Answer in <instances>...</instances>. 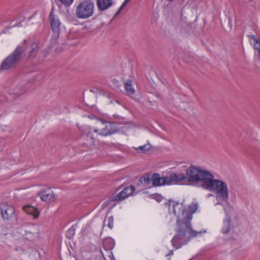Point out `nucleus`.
I'll list each match as a JSON object with an SVG mask.
<instances>
[{
	"label": "nucleus",
	"mask_w": 260,
	"mask_h": 260,
	"mask_svg": "<svg viewBox=\"0 0 260 260\" xmlns=\"http://www.w3.org/2000/svg\"><path fill=\"white\" fill-rule=\"evenodd\" d=\"M199 208V203L196 200L187 205L185 200L181 202L169 201V214L173 215L176 219V234L171 240L172 245L175 249L181 248L191 238L202 233V232L193 230L191 224L193 215L198 211Z\"/></svg>",
	"instance_id": "nucleus-1"
},
{
	"label": "nucleus",
	"mask_w": 260,
	"mask_h": 260,
	"mask_svg": "<svg viewBox=\"0 0 260 260\" xmlns=\"http://www.w3.org/2000/svg\"><path fill=\"white\" fill-rule=\"evenodd\" d=\"M187 173L189 181L200 182L204 189L215 193V205H223L228 203L230 192L228 185L225 181L215 179L211 172L200 167H191Z\"/></svg>",
	"instance_id": "nucleus-2"
},
{
	"label": "nucleus",
	"mask_w": 260,
	"mask_h": 260,
	"mask_svg": "<svg viewBox=\"0 0 260 260\" xmlns=\"http://www.w3.org/2000/svg\"><path fill=\"white\" fill-rule=\"evenodd\" d=\"M26 40L22 45H18L17 48L0 63V72L10 70L15 67L21 59V55L24 52L26 46Z\"/></svg>",
	"instance_id": "nucleus-3"
},
{
	"label": "nucleus",
	"mask_w": 260,
	"mask_h": 260,
	"mask_svg": "<svg viewBox=\"0 0 260 260\" xmlns=\"http://www.w3.org/2000/svg\"><path fill=\"white\" fill-rule=\"evenodd\" d=\"M94 5L90 0H84L77 6L75 13L77 18L85 19L91 17L94 12Z\"/></svg>",
	"instance_id": "nucleus-4"
},
{
	"label": "nucleus",
	"mask_w": 260,
	"mask_h": 260,
	"mask_svg": "<svg viewBox=\"0 0 260 260\" xmlns=\"http://www.w3.org/2000/svg\"><path fill=\"white\" fill-rule=\"evenodd\" d=\"M135 191V188L133 186H128L123 189L116 196H112L110 198L109 201L114 202L118 201L120 202L128 196L132 194Z\"/></svg>",
	"instance_id": "nucleus-5"
},
{
	"label": "nucleus",
	"mask_w": 260,
	"mask_h": 260,
	"mask_svg": "<svg viewBox=\"0 0 260 260\" xmlns=\"http://www.w3.org/2000/svg\"><path fill=\"white\" fill-rule=\"evenodd\" d=\"M2 217L5 220H11L15 217V209L14 207L8 204L3 205L1 208Z\"/></svg>",
	"instance_id": "nucleus-6"
},
{
	"label": "nucleus",
	"mask_w": 260,
	"mask_h": 260,
	"mask_svg": "<svg viewBox=\"0 0 260 260\" xmlns=\"http://www.w3.org/2000/svg\"><path fill=\"white\" fill-rule=\"evenodd\" d=\"M51 29L53 31L58 33L61 25V22L58 16L54 13V9H52L49 16Z\"/></svg>",
	"instance_id": "nucleus-7"
},
{
	"label": "nucleus",
	"mask_w": 260,
	"mask_h": 260,
	"mask_svg": "<svg viewBox=\"0 0 260 260\" xmlns=\"http://www.w3.org/2000/svg\"><path fill=\"white\" fill-rule=\"evenodd\" d=\"M101 122L103 124H105V126L100 131L99 130V135L107 136L116 132L115 125L113 123L107 122L103 120H101Z\"/></svg>",
	"instance_id": "nucleus-8"
},
{
	"label": "nucleus",
	"mask_w": 260,
	"mask_h": 260,
	"mask_svg": "<svg viewBox=\"0 0 260 260\" xmlns=\"http://www.w3.org/2000/svg\"><path fill=\"white\" fill-rule=\"evenodd\" d=\"M152 185L153 186H160L169 185L168 176H160L159 174L152 175Z\"/></svg>",
	"instance_id": "nucleus-9"
},
{
	"label": "nucleus",
	"mask_w": 260,
	"mask_h": 260,
	"mask_svg": "<svg viewBox=\"0 0 260 260\" xmlns=\"http://www.w3.org/2000/svg\"><path fill=\"white\" fill-rule=\"evenodd\" d=\"M41 200L47 203L52 202L55 200V196L54 192L50 189H42L38 192Z\"/></svg>",
	"instance_id": "nucleus-10"
},
{
	"label": "nucleus",
	"mask_w": 260,
	"mask_h": 260,
	"mask_svg": "<svg viewBox=\"0 0 260 260\" xmlns=\"http://www.w3.org/2000/svg\"><path fill=\"white\" fill-rule=\"evenodd\" d=\"M169 179V185L172 183L180 184L181 182L186 179V176L183 174L172 173L168 176Z\"/></svg>",
	"instance_id": "nucleus-11"
},
{
	"label": "nucleus",
	"mask_w": 260,
	"mask_h": 260,
	"mask_svg": "<svg viewBox=\"0 0 260 260\" xmlns=\"http://www.w3.org/2000/svg\"><path fill=\"white\" fill-rule=\"evenodd\" d=\"M250 43L253 46V47L256 50L259 55H260V41L255 36L249 35L248 36Z\"/></svg>",
	"instance_id": "nucleus-12"
},
{
	"label": "nucleus",
	"mask_w": 260,
	"mask_h": 260,
	"mask_svg": "<svg viewBox=\"0 0 260 260\" xmlns=\"http://www.w3.org/2000/svg\"><path fill=\"white\" fill-rule=\"evenodd\" d=\"M23 209L27 214L33 216L34 218H37L39 216V211L34 206L25 205L23 206Z\"/></svg>",
	"instance_id": "nucleus-13"
},
{
	"label": "nucleus",
	"mask_w": 260,
	"mask_h": 260,
	"mask_svg": "<svg viewBox=\"0 0 260 260\" xmlns=\"http://www.w3.org/2000/svg\"><path fill=\"white\" fill-rule=\"evenodd\" d=\"M113 0H97L98 8L102 11L108 9L113 5Z\"/></svg>",
	"instance_id": "nucleus-14"
},
{
	"label": "nucleus",
	"mask_w": 260,
	"mask_h": 260,
	"mask_svg": "<svg viewBox=\"0 0 260 260\" xmlns=\"http://www.w3.org/2000/svg\"><path fill=\"white\" fill-rule=\"evenodd\" d=\"M231 219L229 215L226 214V218L223 220L221 232L223 234L228 233L231 229Z\"/></svg>",
	"instance_id": "nucleus-15"
},
{
	"label": "nucleus",
	"mask_w": 260,
	"mask_h": 260,
	"mask_svg": "<svg viewBox=\"0 0 260 260\" xmlns=\"http://www.w3.org/2000/svg\"><path fill=\"white\" fill-rule=\"evenodd\" d=\"M92 132H95L99 134V129L97 128H92L91 127H86L85 129L84 133H85L86 137L90 138L91 140L94 139Z\"/></svg>",
	"instance_id": "nucleus-16"
},
{
	"label": "nucleus",
	"mask_w": 260,
	"mask_h": 260,
	"mask_svg": "<svg viewBox=\"0 0 260 260\" xmlns=\"http://www.w3.org/2000/svg\"><path fill=\"white\" fill-rule=\"evenodd\" d=\"M125 89L128 95H132L134 93L135 89L133 87L132 81L127 80L124 83Z\"/></svg>",
	"instance_id": "nucleus-17"
},
{
	"label": "nucleus",
	"mask_w": 260,
	"mask_h": 260,
	"mask_svg": "<svg viewBox=\"0 0 260 260\" xmlns=\"http://www.w3.org/2000/svg\"><path fill=\"white\" fill-rule=\"evenodd\" d=\"M114 219L112 216L106 217L104 220V225L108 226L110 229L113 228Z\"/></svg>",
	"instance_id": "nucleus-18"
},
{
	"label": "nucleus",
	"mask_w": 260,
	"mask_h": 260,
	"mask_svg": "<svg viewBox=\"0 0 260 260\" xmlns=\"http://www.w3.org/2000/svg\"><path fill=\"white\" fill-rule=\"evenodd\" d=\"M151 146L149 144L144 145L143 146H141L138 147L136 148V150L139 152L142 153H146V152L149 151L151 149Z\"/></svg>",
	"instance_id": "nucleus-19"
},
{
	"label": "nucleus",
	"mask_w": 260,
	"mask_h": 260,
	"mask_svg": "<svg viewBox=\"0 0 260 260\" xmlns=\"http://www.w3.org/2000/svg\"><path fill=\"white\" fill-rule=\"evenodd\" d=\"M152 175H147L144 176L141 180L142 182L146 185H148L151 182L152 183Z\"/></svg>",
	"instance_id": "nucleus-20"
},
{
	"label": "nucleus",
	"mask_w": 260,
	"mask_h": 260,
	"mask_svg": "<svg viewBox=\"0 0 260 260\" xmlns=\"http://www.w3.org/2000/svg\"><path fill=\"white\" fill-rule=\"evenodd\" d=\"M38 43L37 42H34L31 44L30 46V50L29 51V56H31V54L36 52L38 49Z\"/></svg>",
	"instance_id": "nucleus-21"
},
{
	"label": "nucleus",
	"mask_w": 260,
	"mask_h": 260,
	"mask_svg": "<svg viewBox=\"0 0 260 260\" xmlns=\"http://www.w3.org/2000/svg\"><path fill=\"white\" fill-rule=\"evenodd\" d=\"M75 234V230L74 229H70L68 230L67 232V237L69 238H71Z\"/></svg>",
	"instance_id": "nucleus-22"
},
{
	"label": "nucleus",
	"mask_w": 260,
	"mask_h": 260,
	"mask_svg": "<svg viewBox=\"0 0 260 260\" xmlns=\"http://www.w3.org/2000/svg\"><path fill=\"white\" fill-rule=\"evenodd\" d=\"M74 0H59V1L64 5L70 6L71 5Z\"/></svg>",
	"instance_id": "nucleus-23"
},
{
	"label": "nucleus",
	"mask_w": 260,
	"mask_h": 260,
	"mask_svg": "<svg viewBox=\"0 0 260 260\" xmlns=\"http://www.w3.org/2000/svg\"><path fill=\"white\" fill-rule=\"evenodd\" d=\"M154 197V199L158 202H160L162 199V197L160 195L155 194Z\"/></svg>",
	"instance_id": "nucleus-24"
},
{
	"label": "nucleus",
	"mask_w": 260,
	"mask_h": 260,
	"mask_svg": "<svg viewBox=\"0 0 260 260\" xmlns=\"http://www.w3.org/2000/svg\"><path fill=\"white\" fill-rule=\"evenodd\" d=\"M26 234H27V236L29 238H32V237L31 236H29V235H33V237H36V236H38V234L36 233H35V234H32V233L31 232H29V231H27L26 232Z\"/></svg>",
	"instance_id": "nucleus-25"
},
{
	"label": "nucleus",
	"mask_w": 260,
	"mask_h": 260,
	"mask_svg": "<svg viewBox=\"0 0 260 260\" xmlns=\"http://www.w3.org/2000/svg\"><path fill=\"white\" fill-rule=\"evenodd\" d=\"M126 5H123V3H122V5L119 8L118 11L117 12V13L115 14V16L118 15L120 11L123 9V8Z\"/></svg>",
	"instance_id": "nucleus-26"
},
{
	"label": "nucleus",
	"mask_w": 260,
	"mask_h": 260,
	"mask_svg": "<svg viewBox=\"0 0 260 260\" xmlns=\"http://www.w3.org/2000/svg\"><path fill=\"white\" fill-rule=\"evenodd\" d=\"M126 5H123V3H122V5L119 8L118 11L117 12V13L115 14V16L118 15L120 11L123 9V8Z\"/></svg>",
	"instance_id": "nucleus-27"
},
{
	"label": "nucleus",
	"mask_w": 260,
	"mask_h": 260,
	"mask_svg": "<svg viewBox=\"0 0 260 260\" xmlns=\"http://www.w3.org/2000/svg\"><path fill=\"white\" fill-rule=\"evenodd\" d=\"M131 0H125L123 2V5H126Z\"/></svg>",
	"instance_id": "nucleus-28"
},
{
	"label": "nucleus",
	"mask_w": 260,
	"mask_h": 260,
	"mask_svg": "<svg viewBox=\"0 0 260 260\" xmlns=\"http://www.w3.org/2000/svg\"><path fill=\"white\" fill-rule=\"evenodd\" d=\"M173 254V251H170V252L169 253V254L167 256H171Z\"/></svg>",
	"instance_id": "nucleus-29"
},
{
	"label": "nucleus",
	"mask_w": 260,
	"mask_h": 260,
	"mask_svg": "<svg viewBox=\"0 0 260 260\" xmlns=\"http://www.w3.org/2000/svg\"><path fill=\"white\" fill-rule=\"evenodd\" d=\"M209 197H212V196H213V194H209Z\"/></svg>",
	"instance_id": "nucleus-30"
}]
</instances>
